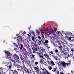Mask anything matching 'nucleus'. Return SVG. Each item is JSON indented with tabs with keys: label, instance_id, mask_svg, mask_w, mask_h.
<instances>
[{
	"label": "nucleus",
	"instance_id": "f257e3e1",
	"mask_svg": "<svg viewBox=\"0 0 74 74\" xmlns=\"http://www.w3.org/2000/svg\"><path fill=\"white\" fill-rule=\"evenodd\" d=\"M6 56V59H9L12 61L13 62H14V60H12L11 59L13 58L14 57V56L10 53V52L8 51L4 50Z\"/></svg>",
	"mask_w": 74,
	"mask_h": 74
},
{
	"label": "nucleus",
	"instance_id": "f03ea898",
	"mask_svg": "<svg viewBox=\"0 0 74 74\" xmlns=\"http://www.w3.org/2000/svg\"><path fill=\"white\" fill-rule=\"evenodd\" d=\"M69 39L70 40V41H71V42H74V37H70L69 38Z\"/></svg>",
	"mask_w": 74,
	"mask_h": 74
},
{
	"label": "nucleus",
	"instance_id": "7ed1b4c3",
	"mask_svg": "<svg viewBox=\"0 0 74 74\" xmlns=\"http://www.w3.org/2000/svg\"><path fill=\"white\" fill-rule=\"evenodd\" d=\"M44 56H45V57H46V58H47V59H51L50 58H49V55L47 54V53H45Z\"/></svg>",
	"mask_w": 74,
	"mask_h": 74
},
{
	"label": "nucleus",
	"instance_id": "20e7f679",
	"mask_svg": "<svg viewBox=\"0 0 74 74\" xmlns=\"http://www.w3.org/2000/svg\"><path fill=\"white\" fill-rule=\"evenodd\" d=\"M41 33L42 34V40H45L44 36V33L42 32H41Z\"/></svg>",
	"mask_w": 74,
	"mask_h": 74
},
{
	"label": "nucleus",
	"instance_id": "39448f33",
	"mask_svg": "<svg viewBox=\"0 0 74 74\" xmlns=\"http://www.w3.org/2000/svg\"><path fill=\"white\" fill-rule=\"evenodd\" d=\"M14 60H16V59H19V56L16 54H14Z\"/></svg>",
	"mask_w": 74,
	"mask_h": 74
},
{
	"label": "nucleus",
	"instance_id": "423d86ee",
	"mask_svg": "<svg viewBox=\"0 0 74 74\" xmlns=\"http://www.w3.org/2000/svg\"><path fill=\"white\" fill-rule=\"evenodd\" d=\"M16 37H17V39H16L17 40H16V41H17V42H18L17 43H18V45H19V44H20V43H19V42L20 41V40H19V39L18 38V34H16Z\"/></svg>",
	"mask_w": 74,
	"mask_h": 74
},
{
	"label": "nucleus",
	"instance_id": "0eeeda50",
	"mask_svg": "<svg viewBox=\"0 0 74 74\" xmlns=\"http://www.w3.org/2000/svg\"><path fill=\"white\" fill-rule=\"evenodd\" d=\"M61 64L62 66H63L64 67H65V68L66 67V62H62L61 63Z\"/></svg>",
	"mask_w": 74,
	"mask_h": 74
},
{
	"label": "nucleus",
	"instance_id": "6e6552de",
	"mask_svg": "<svg viewBox=\"0 0 74 74\" xmlns=\"http://www.w3.org/2000/svg\"><path fill=\"white\" fill-rule=\"evenodd\" d=\"M21 45V47H20L19 48L21 50H22V48H23V45L20 42L19 45Z\"/></svg>",
	"mask_w": 74,
	"mask_h": 74
},
{
	"label": "nucleus",
	"instance_id": "1a4fd4ad",
	"mask_svg": "<svg viewBox=\"0 0 74 74\" xmlns=\"http://www.w3.org/2000/svg\"><path fill=\"white\" fill-rule=\"evenodd\" d=\"M35 30L37 34H38V35H39L40 34V32H39V30H38L37 29H35Z\"/></svg>",
	"mask_w": 74,
	"mask_h": 74
},
{
	"label": "nucleus",
	"instance_id": "9d476101",
	"mask_svg": "<svg viewBox=\"0 0 74 74\" xmlns=\"http://www.w3.org/2000/svg\"><path fill=\"white\" fill-rule=\"evenodd\" d=\"M67 34L68 37H69V36H72V33L71 32H67Z\"/></svg>",
	"mask_w": 74,
	"mask_h": 74
},
{
	"label": "nucleus",
	"instance_id": "9b49d317",
	"mask_svg": "<svg viewBox=\"0 0 74 74\" xmlns=\"http://www.w3.org/2000/svg\"><path fill=\"white\" fill-rule=\"evenodd\" d=\"M51 63V66H55V63H54V62H53L52 60H51L50 61Z\"/></svg>",
	"mask_w": 74,
	"mask_h": 74
},
{
	"label": "nucleus",
	"instance_id": "f8f14e48",
	"mask_svg": "<svg viewBox=\"0 0 74 74\" xmlns=\"http://www.w3.org/2000/svg\"><path fill=\"white\" fill-rule=\"evenodd\" d=\"M39 56L40 58V59L42 60V59H44V57L43 56H42L41 55H39Z\"/></svg>",
	"mask_w": 74,
	"mask_h": 74
},
{
	"label": "nucleus",
	"instance_id": "ddd939ff",
	"mask_svg": "<svg viewBox=\"0 0 74 74\" xmlns=\"http://www.w3.org/2000/svg\"><path fill=\"white\" fill-rule=\"evenodd\" d=\"M43 62H44V61L42 60L41 59H40V63L41 64H43Z\"/></svg>",
	"mask_w": 74,
	"mask_h": 74
},
{
	"label": "nucleus",
	"instance_id": "4468645a",
	"mask_svg": "<svg viewBox=\"0 0 74 74\" xmlns=\"http://www.w3.org/2000/svg\"><path fill=\"white\" fill-rule=\"evenodd\" d=\"M12 73L13 74H18V72L17 71H16V70H14V72L13 71L12 72Z\"/></svg>",
	"mask_w": 74,
	"mask_h": 74
},
{
	"label": "nucleus",
	"instance_id": "2eb2a0df",
	"mask_svg": "<svg viewBox=\"0 0 74 74\" xmlns=\"http://www.w3.org/2000/svg\"><path fill=\"white\" fill-rule=\"evenodd\" d=\"M13 43L15 47H16V48H18V45L17 44L15 43L14 42H13Z\"/></svg>",
	"mask_w": 74,
	"mask_h": 74
},
{
	"label": "nucleus",
	"instance_id": "dca6fc26",
	"mask_svg": "<svg viewBox=\"0 0 74 74\" xmlns=\"http://www.w3.org/2000/svg\"><path fill=\"white\" fill-rule=\"evenodd\" d=\"M23 67L24 69V71L25 72H26V71L25 70V69H26L27 68L25 67V64H23Z\"/></svg>",
	"mask_w": 74,
	"mask_h": 74
},
{
	"label": "nucleus",
	"instance_id": "f3484780",
	"mask_svg": "<svg viewBox=\"0 0 74 74\" xmlns=\"http://www.w3.org/2000/svg\"><path fill=\"white\" fill-rule=\"evenodd\" d=\"M47 67L49 69V70H51L52 69V67L51 66H48Z\"/></svg>",
	"mask_w": 74,
	"mask_h": 74
},
{
	"label": "nucleus",
	"instance_id": "a211bd4d",
	"mask_svg": "<svg viewBox=\"0 0 74 74\" xmlns=\"http://www.w3.org/2000/svg\"><path fill=\"white\" fill-rule=\"evenodd\" d=\"M36 71V73H38V74H41V71L40 70H38V71Z\"/></svg>",
	"mask_w": 74,
	"mask_h": 74
},
{
	"label": "nucleus",
	"instance_id": "6ab92c4d",
	"mask_svg": "<svg viewBox=\"0 0 74 74\" xmlns=\"http://www.w3.org/2000/svg\"><path fill=\"white\" fill-rule=\"evenodd\" d=\"M32 40L33 41V42H35V39H34V36H32L31 37Z\"/></svg>",
	"mask_w": 74,
	"mask_h": 74
},
{
	"label": "nucleus",
	"instance_id": "aec40b11",
	"mask_svg": "<svg viewBox=\"0 0 74 74\" xmlns=\"http://www.w3.org/2000/svg\"><path fill=\"white\" fill-rule=\"evenodd\" d=\"M18 38H19V39H20V40H22V39L23 38L22 36H18Z\"/></svg>",
	"mask_w": 74,
	"mask_h": 74
},
{
	"label": "nucleus",
	"instance_id": "412c9836",
	"mask_svg": "<svg viewBox=\"0 0 74 74\" xmlns=\"http://www.w3.org/2000/svg\"><path fill=\"white\" fill-rule=\"evenodd\" d=\"M31 33H32V34H33L34 35L35 34V33H34V31L31 30Z\"/></svg>",
	"mask_w": 74,
	"mask_h": 74
},
{
	"label": "nucleus",
	"instance_id": "4be33fe9",
	"mask_svg": "<svg viewBox=\"0 0 74 74\" xmlns=\"http://www.w3.org/2000/svg\"><path fill=\"white\" fill-rule=\"evenodd\" d=\"M34 69L35 70H36V71H38V68L37 67H34Z\"/></svg>",
	"mask_w": 74,
	"mask_h": 74
},
{
	"label": "nucleus",
	"instance_id": "5701e85b",
	"mask_svg": "<svg viewBox=\"0 0 74 74\" xmlns=\"http://www.w3.org/2000/svg\"><path fill=\"white\" fill-rule=\"evenodd\" d=\"M16 66H17V68H20L21 67V66L20 65H18V64H17V65H16Z\"/></svg>",
	"mask_w": 74,
	"mask_h": 74
},
{
	"label": "nucleus",
	"instance_id": "b1692460",
	"mask_svg": "<svg viewBox=\"0 0 74 74\" xmlns=\"http://www.w3.org/2000/svg\"><path fill=\"white\" fill-rule=\"evenodd\" d=\"M39 45H40V44H41V41H39L38 43Z\"/></svg>",
	"mask_w": 74,
	"mask_h": 74
},
{
	"label": "nucleus",
	"instance_id": "393cba45",
	"mask_svg": "<svg viewBox=\"0 0 74 74\" xmlns=\"http://www.w3.org/2000/svg\"><path fill=\"white\" fill-rule=\"evenodd\" d=\"M25 70L26 71V72L27 71V73H29V71L28 70V69H27V68H26V69H25Z\"/></svg>",
	"mask_w": 74,
	"mask_h": 74
},
{
	"label": "nucleus",
	"instance_id": "a878e982",
	"mask_svg": "<svg viewBox=\"0 0 74 74\" xmlns=\"http://www.w3.org/2000/svg\"><path fill=\"white\" fill-rule=\"evenodd\" d=\"M57 69L56 68H54L53 70H54V72H56V70Z\"/></svg>",
	"mask_w": 74,
	"mask_h": 74
},
{
	"label": "nucleus",
	"instance_id": "bb28decb",
	"mask_svg": "<svg viewBox=\"0 0 74 74\" xmlns=\"http://www.w3.org/2000/svg\"><path fill=\"white\" fill-rule=\"evenodd\" d=\"M50 53H51V55L53 56V52H52V51H51L50 52Z\"/></svg>",
	"mask_w": 74,
	"mask_h": 74
},
{
	"label": "nucleus",
	"instance_id": "cd10ccee",
	"mask_svg": "<svg viewBox=\"0 0 74 74\" xmlns=\"http://www.w3.org/2000/svg\"><path fill=\"white\" fill-rule=\"evenodd\" d=\"M48 42V40H46L45 42V44H47Z\"/></svg>",
	"mask_w": 74,
	"mask_h": 74
},
{
	"label": "nucleus",
	"instance_id": "c85d7f7f",
	"mask_svg": "<svg viewBox=\"0 0 74 74\" xmlns=\"http://www.w3.org/2000/svg\"><path fill=\"white\" fill-rule=\"evenodd\" d=\"M27 63L28 64V65H29V64H30V61H27Z\"/></svg>",
	"mask_w": 74,
	"mask_h": 74
},
{
	"label": "nucleus",
	"instance_id": "c756f323",
	"mask_svg": "<svg viewBox=\"0 0 74 74\" xmlns=\"http://www.w3.org/2000/svg\"><path fill=\"white\" fill-rule=\"evenodd\" d=\"M41 50L42 51V52H45V49H44L43 48Z\"/></svg>",
	"mask_w": 74,
	"mask_h": 74
},
{
	"label": "nucleus",
	"instance_id": "7c9ffc66",
	"mask_svg": "<svg viewBox=\"0 0 74 74\" xmlns=\"http://www.w3.org/2000/svg\"><path fill=\"white\" fill-rule=\"evenodd\" d=\"M65 36L66 37H69V36H68V35H67V34H65Z\"/></svg>",
	"mask_w": 74,
	"mask_h": 74
},
{
	"label": "nucleus",
	"instance_id": "2f4dec72",
	"mask_svg": "<svg viewBox=\"0 0 74 74\" xmlns=\"http://www.w3.org/2000/svg\"><path fill=\"white\" fill-rule=\"evenodd\" d=\"M20 41L21 42H24V40H23V39L20 40Z\"/></svg>",
	"mask_w": 74,
	"mask_h": 74
},
{
	"label": "nucleus",
	"instance_id": "473e14b6",
	"mask_svg": "<svg viewBox=\"0 0 74 74\" xmlns=\"http://www.w3.org/2000/svg\"><path fill=\"white\" fill-rule=\"evenodd\" d=\"M34 46L36 47H37V44L36 43V42H35V43H34Z\"/></svg>",
	"mask_w": 74,
	"mask_h": 74
},
{
	"label": "nucleus",
	"instance_id": "72a5a7b5",
	"mask_svg": "<svg viewBox=\"0 0 74 74\" xmlns=\"http://www.w3.org/2000/svg\"><path fill=\"white\" fill-rule=\"evenodd\" d=\"M71 51H72V52H74V49H71Z\"/></svg>",
	"mask_w": 74,
	"mask_h": 74
},
{
	"label": "nucleus",
	"instance_id": "f704fd0d",
	"mask_svg": "<svg viewBox=\"0 0 74 74\" xmlns=\"http://www.w3.org/2000/svg\"><path fill=\"white\" fill-rule=\"evenodd\" d=\"M62 45H60V46H59V48H60V49H62Z\"/></svg>",
	"mask_w": 74,
	"mask_h": 74
},
{
	"label": "nucleus",
	"instance_id": "c9c22d12",
	"mask_svg": "<svg viewBox=\"0 0 74 74\" xmlns=\"http://www.w3.org/2000/svg\"><path fill=\"white\" fill-rule=\"evenodd\" d=\"M60 50L61 51V53H63V52H64V51L62 50V49H60Z\"/></svg>",
	"mask_w": 74,
	"mask_h": 74
},
{
	"label": "nucleus",
	"instance_id": "e433bc0d",
	"mask_svg": "<svg viewBox=\"0 0 74 74\" xmlns=\"http://www.w3.org/2000/svg\"><path fill=\"white\" fill-rule=\"evenodd\" d=\"M60 64H61V63H58V66H59V67H60Z\"/></svg>",
	"mask_w": 74,
	"mask_h": 74
},
{
	"label": "nucleus",
	"instance_id": "4c0bfd02",
	"mask_svg": "<svg viewBox=\"0 0 74 74\" xmlns=\"http://www.w3.org/2000/svg\"><path fill=\"white\" fill-rule=\"evenodd\" d=\"M44 64L45 65H47V62H45Z\"/></svg>",
	"mask_w": 74,
	"mask_h": 74
},
{
	"label": "nucleus",
	"instance_id": "58836bf2",
	"mask_svg": "<svg viewBox=\"0 0 74 74\" xmlns=\"http://www.w3.org/2000/svg\"><path fill=\"white\" fill-rule=\"evenodd\" d=\"M23 34H26V32L25 31H24L23 32Z\"/></svg>",
	"mask_w": 74,
	"mask_h": 74
},
{
	"label": "nucleus",
	"instance_id": "ea45409f",
	"mask_svg": "<svg viewBox=\"0 0 74 74\" xmlns=\"http://www.w3.org/2000/svg\"><path fill=\"white\" fill-rule=\"evenodd\" d=\"M55 51L56 52H58V50H57V49H55Z\"/></svg>",
	"mask_w": 74,
	"mask_h": 74
},
{
	"label": "nucleus",
	"instance_id": "a19ab883",
	"mask_svg": "<svg viewBox=\"0 0 74 74\" xmlns=\"http://www.w3.org/2000/svg\"><path fill=\"white\" fill-rule=\"evenodd\" d=\"M32 52L33 53H35V51L34 50H33Z\"/></svg>",
	"mask_w": 74,
	"mask_h": 74
},
{
	"label": "nucleus",
	"instance_id": "79ce46f5",
	"mask_svg": "<svg viewBox=\"0 0 74 74\" xmlns=\"http://www.w3.org/2000/svg\"><path fill=\"white\" fill-rule=\"evenodd\" d=\"M60 74H64V73H63V72H60Z\"/></svg>",
	"mask_w": 74,
	"mask_h": 74
},
{
	"label": "nucleus",
	"instance_id": "37998d69",
	"mask_svg": "<svg viewBox=\"0 0 74 74\" xmlns=\"http://www.w3.org/2000/svg\"><path fill=\"white\" fill-rule=\"evenodd\" d=\"M57 54L58 56H59V57H61V56L60 55H59V53H57Z\"/></svg>",
	"mask_w": 74,
	"mask_h": 74
},
{
	"label": "nucleus",
	"instance_id": "c03bdc74",
	"mask_svg": "<svg viewBox=\"0 0 74 74\" xmlns=\"http://www.w3.org/2000/svg\"><path fill=\"white\" fill-rule=\"evenodd\" d=\"M67 65V66H69V64H70V63H66Z\"/></svg>",
	"mask_w": 74,
	"mask_h": 74
},
{
	"label": "nucleus",
	"instance_id": "a18cd8bd",
	"mask_svg": "<svg viewBox=\"0 0 74 74\" xmlns=\"http://www.w3.org/2000/svg\"><path fill=\"white\" fill-rule=\"evenodd\" d=\"M70 55L71 56H73V54L72 53V54H71Z\"/></svg>",
	"mask_w": 74,
	"mask_h": 74
},
{
	"label": "nucleus",
	"instance_id": "49530a36",
	"mask_svg": "<svg viewBox=\"0 0 74 74\" xmlns=\"http://www.w3.org/2000/svg\"><path fill=\"white\" fill-rule=\"evenodd\" d=\"M38 64V62H35V64H36V65H37Z\"/></svg>",
	"mask_w": 74,
	"mask_h": 74
},
{
	"label": "nucleus",
	"instance_id": "de8ad7c7",
	"mask_svg": "<svg viewBox=\"0 0 74 74\" xmlns=\"http://www.w3.org/2000/svg\"><path fill=\"white\" fill-rule=\"evenodd\" d=\"M34 56L35 55H33L32 56V57L33 58H34Z\"/></svg>",
	"mask_w": 74,
	"mask_h": 74
},
{
	"label": "nucleus",
	"instance_id": "09e8293b",
	"mask_svg": "<svg viewBox=\"0 0 74 74\" xmlns=\"http://www.w3.org/2000/svg\"><path fill=\"white\" fill-rule=\"evenodd\" d=\"M58 34H62V33H60V32H58Z\"/></svg>",
	"mask_w": 74,
	"mask_h": 74
},
{
	"label": "nucleus",
	"instance_id": "8fccbe9b",
	"mask_svg": "<svg viewBox=\"0 0 74 74\" xmlns=\"http://www.w3.org/2000/svg\"><path fill=\"white\" fill-rule=\"evenodd\" d=\"M58 45H60H60H61V43H60V42H59V43H58Z\"/></svg>",
	"mask_w": 74,
	"mask_h": 74
},
{
	"label": "nucleus",
	"instance_id": "3c124183",
	"mask_svg": "<svg viewBox=\"0 0 74 74\" xmlns=\"http://www.w3.org/2000/svg\"><path fill=\"white\" fill-rule=\"evenodd\" d=\"M16 61L17 62H18V63H20V61L18 60H17Z\"/></svg>",
	"mask_w": 74,
	"mask_h": 74
},
{
	"label": "nucleus",
	"instance_id": "603ef678",
	"mask_svg": "<svg viewBox=\"0 0 74 74\" xmlns=\"http://www.w3.org/2000/svg\"><path fill=\"white\" fill-rule=\"evenodd\" d=\"M38 38H39V39H41V37L40 36H38Z\"/></svg>",
	"mask_w": 74,
	"mask_h": 74
},
{
	"label": "nucleus",
	"instance_id": "864d4df0",
	"mask_svg": "<svg viewBox=\"0 0 74 74\" xmlns=\"http://www.w3.org/2000/svg\"><path fill=\"white\" fill-rule=\"evenodd\" d=\"M43 48V47L42 48V47H40V49H41H41H42Z\"/></svg>",
	"mask_w": 74,
	"mask_h": 74
},
{
	"label": "nucleus",
	"instance_id": "5fc2aeb1",
	"mask_svg": "<svg viewBox=\"0 0 74 74\" xmlns=\"http://www.w3.org/2000/svg\"><path fill=\"white\" fill-rule=\"evenodd\" d=\"M62 33L63 34H64V33L63 31H62Z\"/></svg>",
	"mask_w": 74,
	"mask_h": 74
},
{
	"label": "nucleus",
	"instance_id": "6e6d98bb",
	"mask_svg": "<svg viewBox=\"0 0 74 74\" xmlns=\"http://www.w3.org/2000/svg\"><path fill=\"white\" fill-rule=\"evenodd\" d=\"M46 30H48V28H46Z\"/></svg>",
	"mask_w": 74,
	"mask_h": 74
},
{
	"label": "nucleus",
	"instance_id": "4d7b16f0",
	"mask_svg": "<svg viewBox=\"0 0 74 74\" xmlns=\"http://www.w3.org/2000/svg\"><path fill=\"white\" fill-rule=\"evenodd\" d=\"M32 72L33 74H35V73H34V71H32Z\"/></svg>",
	"mask_w": 74,
	"mask_h": 74
},
{
	"label": "nucleus",
	"instance_id": "13d9d810",
	"mask_svg": "<svg viewBox=\"0 0 74 74\" xmlns=\"http://www.w3.org/2000/svg\"><path fill=\"white\" fill-rule=\"evenodd\" d=\"M67 56H68V57H70V55L68 54Z\"/></svg>",
	"mask_w": 74,
	"mask_h": 74
},
{
	"label": "nucleus",
	"instance_id": "bf43d9fd",
	"mask_svg": "<svg viewBox=\"0 0 74 74\" xmlns=\"http://www.w3.org/2000/svg\"><path fill=\"white\" fill-rule=\"evenodd\" d=\"M63 53L64 55H65V53H64V52H63Z\"/></svg>",
	"mask_w": 74,
	"mask_h": 74
},
{
	"label": "nucleus",
	"instance_id": "052dcab7",
	"mask_svg": "<svg viewBox=\"0 0 74 74\" xmlns=\"http://www.w3.org/2000/svg\"><path fill=\"white\" fill-rule=\"evenodd\" d=\"M53 45H54V46H55V45H56L55 44L53 43Z\"/></svg>",
	"mask_w": 74,
	"mask_h": 74
},
{
	"label": "nucleus",
	"instance_id": "680f3d73",
	"mask_svg": "<svg viewBox=\"0 0 74 74\" xmlns=\"http://www.w3.org/2000/svg\"><path fill=\"white\" fill-rule=\"evenodd\" d=\"M71 73H72V74H73V72L72 71H71Z\"/></svg>",
	"mask_w": 74,
	"mask_h": 74
},
{
	"label": "nucleus",
	"instance_id": "e2e57ef3",
	"mask_svg": "<svg viewBox=\"0 0 74 74\" xmlns=\"http://www.w3.org/2000/svg\"><path fill=\"white\" fill-rule=\"evenodd\" d=\"M27 34V35H28V37H30V35H29V34Z\"/></svg>",
	"mask_w": 74,
	"mask_h": 74
},
{
	"label": "nucleus",
	"instance_id": "0e129e2a",
	"mask_svg": "<svg viewBox=\"0 0 74 74\" xmlns=\"http://www.w3.org/2000/svg\"><path fill=\"white\" fill-rule=\"evenodd\" d=\"M22 63H23H23H24V61H22Z\"/></svg>",
	"mask_w": 74,
	"mask_h": 74
},
{
	"label": "nucleus",
	"instance_id": "69168bd1",
	"mask_svg": "<svg viewBox=\"0 0 74 74\" xmlns=\"http://www.w3.org/2000/svg\"><path fill=\"white\" fill-rule=\"evenodd\" d=\"M18 70H21V69H17Z\"/></svg>",
	"mask_w": 74,
	"mask_h": 74
},
{
	"label": "nucleus",
	"instance_id": "338daca9",
	"mask_svg": "<svg viewBox=\"0 0 74 74\" xmlns=\"http://www.w3.org/2000/svg\"><path fill=\"white\" fill-rule=\"evenodd\" d=\"M56 29H57L56 28L55 29H54L55 31H56L55 30H56Z\"/></svg>",
	"mask_w": 74,
	"mask_h": 74
},
{
	"label": "nucleus",
	"instance_id": "774afa93",
	"mask_svg": "<svg viewBox=\"0 0 74 74\" xmlns=\"http://www.w3.org/2000/svg\"><path fill=\"white\" fill-rule=\"evenodd\" d=\"M21 69H23V67H22V66H21Z\"/></svg>",
	"mask_w": 74,
	"mask_h": 74
}]
</instances>
